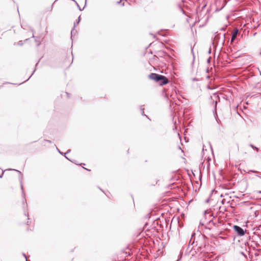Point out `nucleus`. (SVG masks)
Here are the masks:
<instances>
[{
    "label": "nucleus",
    "mask_w": 261,
    "mask_h": 261,
    "mask_svg": "<svg viewBox=\"0 0 261 261\" xmlns=\"http://www.w3.org/2000/svg\"><path fill=\"white\" fill-rule=\"evenodd\" d=\"M149 79L154 81L156 82H160V80H163V84H167L168 83V79L164 75H160L155 73H151L148 75Z\"/></svg>",
    "instance_id": "obj_1"
},
{
    "label": "nucleus",
    "mask_w": 261,
    "mask_h": 261,
    "mask_svg": "<svg viewBox=\"0 0 261 261\" xmlns=\"http://www.w3.org/2000/svg\"><path fill=\"white\" fill-rule=\"evenodd\" d=\"M233 229L238 233V235L240 236L244 235L245 231L241 227L237 225H234Z\"/></svg>",
    "instance_id": "obj_2"
},
{
    "label": "nucleus",
    "mask_w": 261,
    "mask_h": 261,
    "mask_svg": "<svg viewBox=\"0 0 261 261\" xmlns=\"http://www.w3.org/2000/svg\"><path fill=\"white\" fill-rule=\"evenodd\" d=\"M220 35L218 33V32L216 33V35L214 38L213 44L214 45H217L220 40Z\"/></svg>",
    "instance_id": "obj_3"
},
{
    "label": "nucleus",
    "mask_w": 261,
    "mask_h": 261,
    "mask_svg": "<svg viewBox=\"0 0 261 261\" xmlns=\"http://www.w3.org/2000/svg\"><path fill=\"white\" fill-rule=\"evenodd\" d=\"M238 32H239V30L238 29H236L233 30L232 35H231V43L233 42L235 40V39L237 38Z\"/></svg>",
    "instance_id": "obj_4"
},
{
    "label": "nucleus",
    "mask_w": 261,
    "mask_h": 261,
    "mask_svg": "<svg viewBox=\"0 0 261 261\" xmlns=\"http://www.w3.org/2000/svg\"><path fill=\"white\" fill-rule=\"evenodd\" d=\"M14 170L16 171L17 172H18L19 173V174H20L19 180H20V187H21V190H22V195H23V197H24V190H23V185H22V175L20 171H19L18 170Z\"/></svg>",
    "instance_id": "obj_5"
},
{
    "label": "nucleus",
    "mask_w": 261,
    "mask_h": 261,
    "mask_svg": "<svg viewBox=\"0 0 261 261\" xmlns=\"http://www.w3.org/2000/svg\"><path fill=\"white\" fill-rule=\"evenodd\" d=\"M80 16H79V18H78V21L76 22H74V28H73V29L71 31V36H72V34H73V33L74 32V28L75 27V25L78 24V23L80 22Z\"/></svg>",
    "instance_id": "obj_6"
},
{
    "label": "nucleus",
    "mask_w": 261,
    "mask_h": 261,
    "mask_svg": "<svg viewBox=\"0 0 261 261\" xmlns=\"http://www.w3.org/2000/svg\"><path fill=\"white\" fill-rule=\"evenodd\" d=\"M250 172H252L253 173H257V174L256 176L261 179V173H259V172L255 170H250Z\"/></svg>",
    "instance_id": "obj_7"
},
{
    "label": "nucleus",
    "mask_w": 261,
    "mask_h": 261,
    "mask_svg": "<svg viewBox=\"0 0 261 261\" xmlns=\"http://www.w3.org/2000/svg\"><path fill=\"white\" fill-rule=\"evenodd\" d=\"M249 146L252 148H253V149L255 150L256 151H258V148L256 147H255V146H254L253 145L250 144H249Z\"/></svg>",
    "instance_id": "obj_8"
},
{
    "label": "nucleus",
    "mask_w": 261,
    "mask_h": 261,
    "mask_svg": "<svg viewBox=\"0 0 261 261\" xmlns=\"http://www.w3.org/2000/svg\"><path fill=\"white\" fill-rule=\"evenodd\" d=\"M225 34L223 35L222 38V40H221V44L222 45H223V44L224 43V41H225Z\"/></svg>",
    "instance_id": "obj_9"
},
{
    "label": "nucleus",
    "mask_w": 261,
    "mask_h": 261,
    "mask_svg": "<svg viewBox=\"0 0 261 261\" xmlns=\"http://www.w3.org/2000/svg\"><path fill=\"white\" fill-rule=\"evenodd\" d=\"M35 41L37 42V45L39 46L40 44V41L37 39V37L35 39Z\"/></svg>",
    "instance_id": "obj_10"
},
{
    "label": "nucleus",
    "mask_w": 261,
    "mask_h": 261,
    "mask_svg": "<svg viewBox=\"0 0 261 261\" xmlns=\"http://www.w3.org/2000/svg\"><path fill=\"white\" fill-rule=\"evenodd\" d=\"M163 82V80H160V82H158L159 84L161 85V86H163V85H165L166 84H163L162 82Z\"/></svg>",
    "instance_id": "obj_11"
},
{
    "label": "nucleus",
    "mask_w": 261,
    "mask_h": 261,
    "mask_svg": "<svg viewBox=\"0 0 261 261\" xmlns=\"http://www.w3.org/2000/svg\"><path fill=\"white\" fill-rule=\"evenodd\" d=\"M22 44L23 43H22L21 41H19V43H18V45H22Z\"/></svg>",
    "instance_id": "obj_12"
},
{
    "label": "nucleus",
    "mask_w": 261,
    "mask_h": 261,
    "mask_svg": "<svg viewBox=\"0 0 261 261\" xmlns=\"http://www.w3.org/2000/svg\"><path fill=\"white\" fill-rule=\"evenodd\" d=\"M211 58H209L208 59H207V62L208 63H210L211 62Z\"/></svg>",
    "instance_id": "obj_13"
},
{
    "label": "nucleus",
    "mask_w": 261,
    "mask_h": 261,
    "mask_svg": "<svg viewBox=\"0 0 261 261\" xmlns=\"http://www.w3.org/2000/svg\"><path fill=\"white\" fill-rule=\"evenodd\" d=\"M23 255L24 257H25V260H26V261H27V256H26V255H25V254H23Z\"/></svg>",
    "instance_id": "obj_14"
},
{
    "label": "nucleus",
    "mask_w": 261,
    "mask_h": 261,
    "mask_svg": "<svg viewBox=\"0 0 261 261\" xmlns=\"http://www.w3.org/2000/svg\"><path fill=\"white\" fill-rule=\"evenodd\" d=\"M57 149L60 153L62 154V153L61 152V151H60L58 148H57Z\"/></svg>",
    "instance_id": "obj_15"
},
{
    "label": "nucleus",
    "mask_w": 261,
    "mask_h": 261,
    "mask_svg": "<svg viewBox=\"0 0 261 261\" xmlns=\"http://www.w3.org/2000/svg\"><path fill=\"white\" fill-rule=\"evenodd\" d=\"M208 53L209 54H211V49H210L209 51H208Z\"/></svg>",
    "instance_id": "obj_16"
},
{
    "label": "nucleus",
    "mask_w": 261,
    "mask_h": 261,
    "mask_svg": "<svg viewBox=\"0 0 261 261\" xmlns=\"http://www.w3.org/2000/svg\"><path fill=\"white\" fill-rule=\"evenodd\" d=\"M70 149H69V150L67 151V152H66L65 154H66V153H68V152H70Z\"/></svg>",
    "instance_id": "obj_17"
},
{
    "label": "nucleus",
    "mask_w": 261,
    "mask_h": 261,
    "mask_svg": "<svg viewBox=\"0 0 261 261\" xmlns=\"http://www.w3.org/2000/svg\"><path fill=\"white\" fill-rule=\"evenodd\" d=\"M221 30L223 31V30H225V28H221Z\"/></svg>",
    "instance_id": "obj_18"
},
{
    "label": "nucleus",
    "mask_w": 261,
    "mask_h": 261,
    "mask_svg": "<svg viewBox=\"0 0 261 261\" xmlns=\"http://www.w3.org/2000/svg\"><path fill=\"white\" fill-rule=\"evenodd\" d=\"M32 37H33V38H35V37L34 36V34H33V35H32Z\"/></svg>",
    "instance_id": "obj_19"
},
{
    "label": "nucleus",
    "mask_w": 261,
    "mask_h": 261,
    "mask_svg": "<svg viewBox=\"0 0 261 261\" xmlns=\"http://www.w3.org/2000/svg\"><path fill=\"white\" fill-rule=\"evenodd\" d=\"M46 141H47V142H49V143H51V141H49V140H46Z\"/></svg>",
    "instance_id": "obj_20"
},
{
    "label": "nucleus",
    "mask_w": 261,
    "mask_h": 261,
    "mask_svg": "<svg viewBox=\"0 0 261 261\" xmlns=\"http://www.w3.org/2000/svg\"><path fill=\"white\" fill-rule=\"evenodd\" d=\"M79 8L80 11H82V10L80 7H79Z\"/></svg>",
    "instance_id": "obj_21"
},
{
    "label": "nucleus",
    "mask_w": 261,
    "mask_h": 261,
    "mask_svg": "<svg viewBox=\"0 0 261 261\" xmlns=\"http://www.w3.org/2000/svg\"><path fill=\"white\" fill-rule=\"evenodd\" d=\"M31 77H32V75H30V76L29 77V79H30Z\"/></svg>",
    "instance_id": "obj_22"
},
{
    "label": "nucleus",
    "mask_w": 261,
    "mask_h": 261,
    "mask_svg": "<svg viewBox=\"0 0 261 261\" xmlns=\"http://www.w3.org/2000/svg\"><path fill=\"white\" fill-rule=\"evenodd\" d=\"M31 77H32V75H30V76L29 77V79H30Z\"/></svg>",
    "instance_id": "obj_23"
},
{
    "label": "nucleus",
    "mask_w": 261,
    "mask_h": 261,
    "mask_svg": "<svg viewBox=\"0 0 261 261\" xmlns=\"http://www.w3.org/2000/svg\"><path fill=\"white\" fill-rule=\"evenodd\" d=\"M31 77H32V75H30V76L29 77V79H30Z\"/></svg>",
    "instance_id": "obj_24"
},
{
    "label": "nucleus",
    "mask_w": 261,
    "mask_h": 261,
    "mask_svg": "<svg viewBox=\"0 0 261 261\" xmlns=\"http://www.w3.org/2000/svg\"><path fill=\"white\" fill-rule=\"evenodd\" d=\"M31 77H32V75H30V76L29 77V79H30Z\"/></svg>",
    "instance_id": "obj_25"
},
{
    "label": "nucleus",
    "mask_w": 261,
    "mask_h": 261,
    "mask_svg": "<svg viewBox=\"0 0 261 261\" xmlns=\"http://www.w3.org/2000/svg\"><path fill=\"white\" fill-rule=\"evenodd\" d=\"M76 4H77V6L79 7L78 4H77V3H76Z\"/></svg>",
    "instance_id": "obj_26"
},
{
    "label": "nucleus",
    "mask_w": 261,
    "mask_h": 261,
    "mask_svg": "<svg viewBox=\"0 0 261 261\" xmlns=\"http://www.w3.org/2000/svg\"><path fill=\"white\" fill-rule=\"evenodd\" d=\"M258 192H259V193H261V191H259Z\"/></svg>",
    "instance_id": "obj_27"
}]
</instances>
